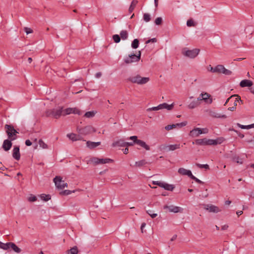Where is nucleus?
I'll return each mask as SVG.
<instances>
[{"label":"nucleus","instance_id":"obj_1","mask_svg":"<svg viewBox=\"0 0 254 254\" xmlns=\"http://www.w3.org/2000/svg\"><path fill=\"white\" fill-rule=\"evenodd\" d=\"M127 80L133 83L143 85L147 83L150 80V78L147 77H141L139 74H135L128 77Z\"/></svg>","mask_w":254,"mask_h":254},{"label":"nucleus","instance_id":"obj_2","mask_svg":"<svg viewBox=\"0 0 254 254\" xmlns=\"http://www.w3.org/2000/svg\"><path fill=\"white\" fill-rule=\"evenodd\" d=\"M77 131L80 134L86 135L96 131V129L91 126H87L84 127H77Z\"/></svg>","mask_w":254,"mask_h":254},{"label":"nucleus","instance_id":"obj_3","mask_svg":"<svg viewBox=\"0 0 254 254\" xmlns=\"http://www.w3.org/2000/svg\"><path fill=\"white\" fill-rule=\"evenodd\" d=\"M199 51L200 50L198 49L187 50H186V49H184L183 50L182 53L186 57L193 59L195 58L198 55Z\"/></svg>","mask_w":254,"mask_h":254},{"label":"nucleus","instance_id":"obj_4","mask_svg":"<svg viewBox=\"0 0 254 254\" xmlns=\"http://www.w3.org/2000/svg\"><path fill=\"white\" fill-rule=\"evenodd\" d=\"M53 181L58 189L62 190L65 187H67V184L62 180V178L61 176H56L53 179Z\"/></svg>","mask_w":254,"mask_h":254},{"label":"nucleus","instance_id":"obj_5","mask_svg":"<svg viewBox=\"0 0 254 254\" xmlns=\"http://www.w3.org/2000/svg\"><path fill=\"white\" fill-rule=\"evenodd\" d=\"M91 161L94 164L97 165L99 164H106L112 163L114 161L110 158L100 159L97 157H93L91 159Z\"/></svg>","mask_w":254,"mask_h":254},{"label":"nucleus","instance_id":"obj_6","mask_svg":"<svg viewBox=\"0 0 254 254\" xmlns=\"http://www.w3.org/2000/svg\"><path fill=\"white\" fill-rule=\"evenodd\" d=\"M164 209H168L170 212L178 213L182 212L183 209L180 207L171 205H164L163 206Z\"/></svg>","mask_w":254,"mask_h":254},{"label":"nucleus","instance_id":"obj_7","mask_svg":"<svg viewBox=\"0 0 254 254\" xmlns=\"http://www.w3.org/2000/svg\"><path fill=\"white\" fill-rule=\"evenodd\" d=\"M217 73H223L226 75H230L232 74V72L231 70L225 68L224 65L222 64H218L217 65Z\"/></svg>","mask_w":254,"mask_h":254},{"label":"nucleus","instance_id":"obj_8","mask_svg":"<svg viewBox=\"0 0 254 254\" xmlns=\"http://www.w3.org/2000/svg\"><path fill=\"white\" fill-rule=\"evenodd\" d=\"M180 144H173V145H164L162 146V149L163 150L168 152L170 151H174L176 149L180 148Z\"/></svg>","mask_w":254,"mask_h":254},{"label":"nucleus","instance_id":"obj_9","mask_svg":"<svg viewBox=\"0 0 254 254\" xmlns=\"http://www.w3.org/2000/svg\"><path fill=\"white\" fill-rule=\"evenodd\" d=\"M139 61V58H137L136 55L133 54L129 55L128 57L124 59V62L127 64H129L133 62Z\"/></svg>","mask_w":254,"mask_h":254},{"label":"nucleus","instance_id":"obj_10","mask_svg":"<svg viewBox=\"0 0 254 254\" xmlns=\"http://www.w3.org/2000/svg\"><path fill=\"white\" fill-rule=\"evenodd\" d=\"M211 139L204 138L202 139H198L195 140V142L196 144L199 145H211Z\"/></svg>","mask_w":254,"mask_h":254},{"label":"nucleus","instance_id":"obj_11","mask_svg":"<svg viewBox=\"0 0 254 254\" xmlns=\"http://www.w3.org/2000/svg\"><path fill=\"white\" fill-rule=\"evenodd\" d=\"M63 107H59L57 109H53V114L52 117L57 119H59L61 115H63Z\"/></svg>","mask_w":254,"mask_h":254},{"label":"nucleus","instance_id":"obj_12","mask_svg":"<svg viewBox=\"0 0 254 254\" xmlns=\"http://www.w3.org/2000/svg\"><path fill=\"white\" fill-rule=\"evenodd\" d=\"M204 208L210 212L217 213L220 211L219 207L213 205L205 204Z\"/></svg>","mask_w":254,"mask_h":254},{"label":"nucleus","instance_id":"obj_13","mask_svg":"<svg viewBox=\"0 0 254 254\" xmlns=\"http://www.w3.org/2000/svg\"><path fill=\"white\" fill-rule=\"evenodd\" d=\"M11 141L12 140L7 139L3 141L2 148L4 151H7L10 150L12 145Z\"/></svg>","mask_w":254,"mask_h":254},{"label":"nucleus","instance_id":"obj_14","mask_svg":"<svg viewBox=\"0 0 254 254\" xmlns=\"http://www.w3.org/2000/svg\"><path fill=\"white\" fill-rule=\"evenodd\" d=\"M12 157L16 160H19L20 158V154L19 151V147L15 146L13 149Z\"/></svg>","mask_w":254,"mask_h":254},{"label":"nucleus","instance_id":"obj_15","mask_svg":"<svg viewBox=\"0 0 254 254\" xmlns=\"http://www.w3.org/2000/svg\"><path fill=\"white\" fill-rule=\"evenodd\" d=\"M201 134H202L201 128L198 127L194 128L190 132V135L193 137H197Z\"/></svg>","mask_w":254,"mask_h":254},{"label":"nucleus","instance_id":"obj_16","mask_svg":"<svg viewBox=\"0 0 254 254\" xmlns=\"http://www.w3.org/2000/svg\"><path fill=\"white\" fill-rule=\"evenodd\" d=\"M200 96H202V99L206 103L211 104L212 102V99L210 98V95L208 93L205 92L202 93L200 94Z\"/></svg>","mask_w":254,"mask_h":254},{"label":"nucleus","instance_id":"obj_17","mask_svg":"<svg viewBox=\"0 0 254 254\" xmlns=\"http://www.w3.org/2000/svg\"><path fill=\"white\" fill-rule=\"evenodd\" d=\"M178 173L182 175L188 176L190 178L192 174L190 170H187L184 168H180L178 170Z\"/></svg>","mask_w":254,"mask_h":254},{"label":"nucleus","instance_id":"obj_18","mask_svg":"<svg viewBox=\"0 0 254 254\" xmlns=\"http://www.w3.org/2000/svg\"><path fill=\"white\" fill-rule=\"evenodd\" d=\"M209 115L213 118H224L226 119L227 118V116L225 115H221L219 113H218L214 111H210Z\"/></svg>","mask_w":254,"mask_h":254},{"label":"nucleus","instance_id":"obj_19","mask_svg":"<svg viewBox=\"0 0 254 254\" xmlns=\"http://www.w3.org/2000/svg\"><path fill=\"white\" fill-rule=\"evenodd\" d=\"M253 82L251 80L245 79L241 81L240 85L241 87H251L253 85Z\"/></svg>","mask_w":254,"mask_h":254},{"label":"nucleus","instance_id":"obj_20","mask_svg":"<svg viewBox=\"0 0 254 254\" xmlns=\"http://www.w3.org/2000/svg\"><path fill=\"white\" fill-rule=\"evenodd\" d=\"M161 188H162L167 190L173 191L175 188V187L173 185H170L162 182Z\"/></svg>","mask_w":254,"mask_h":254},{"label":"nucleus","instance_id":"obj_21","mask_svg":"<svg viewBox=\"0 0 254 254\" xmlns=\"http://www.w3.org/2000/svg\"><path fill=\"white\" fill-rule=\"evenodd\" d=\"M159 105L160 110L163 109H166L167 110L170 111V110H172V109L174 107V103H172L171 105H168V104H167L166 103H164L161 104Z\"/></svg>","mask_w":254,"mask_h":254},{"label":"nucleus","instance_id":"obj_22","mask_svg":"<svg viewBox=\"0 0 254 254\" xmlns=\"http://www.w3.org/2000/svg\"><path fill=\"white\" fill-rule=\"evenodd\" d=\"M100 142H92L90 141H87L86 142L87 146L90 149L94 148L100 145Z\"/></svg>","mask_w":254,"mask_h":254},{"label":"nucleus","instance_id":"obj_23","mask_svg":"<svg viewBox=\"0 0 254 254\" xmlns=\"http://www.w3.org/2000/svg\"><path fill=\"white\" fill-rule=\"evenodd\" d=\"M136 144L138 145L140 147L145 149L146 150H149L150 149L149 145L146 144V143L142 140H137Z\"/></svg>","mask_w":254,"mask_h":254},{"label":"nucleus","instance_id":"obj_24","mask_svg":"<svg viewBox=\"0 0 254 254\" xmlns=\"http://www.w3.org/2000/svg\"><path fill=\"white\" fill-rule=\"evenodd\" d=\"M112 146L113 147H116V146L125 147V141L123 139H120L117 141L113 142L112 143Z\"/></svg>","mask_w":254,"mask_h":254},{"label":"nucleus","instance_id":"obj_25","mask_svg":"<svg viewBox=\"0 0 254 254\" xmlns=\"http://www.w3.org/2000/svg\"><path fill=\"white\" fill-rule=\"evenodd\" d=\"M4 128L6 129V132H10L11 133H18V132L16 129H15L11 125L6 124L4 126Z\"/></svg>","mask_w":254,"mask_h":254},{"label":"nucleus","instance_id":"obj_26","mask_svg":"<svg viewBox=\"0 0 254 254\" xmlns=\"http://www.w3.org/2000/svg\"><path fill=\"white\" fill-rule=\"evenodd\" d=\"M8 245L9 248H11L15 252L20 253L21 251V249L19 248L14 243L9 242Z\"/></svg>","mask_w":254,"mask_h":254},{"label":"nucleus","instance_id":"obj_27","mask_svg":"<svg viewBox=\"0 0 254 254\" xmlns=\"http://www.w3.org/2000/svg\"><path fill=\"white\" fill-rule=\"evenodd\" d=\"M6 133L8 136L7 139H9L12 141H13L17 138V134L18 133H15V132L11 133L10 132H7Z\"/></svg>","mask_w":254,"mask_h":254},{"label":"nucleus","instance_id":"obj_28","mask_svg":"<svg viewBox=\"0 0 254 254\" xmlns=\"http://www.w3.org/2000/svg\"><path fill=\"white\" fill-rule=\"evenodd\" d=\"M224 140V138L219 137L216 139H211V145H217L222 143Z\"/></svg>","mask_w":254,"mask_h":254},{"label":"nucleus","instance_id":"obj_29","mask_svg":"<svg viewBox=\"0 0 254 254\" xmlns=\"http://www.w3.org/2000/svg\"><path fill=\"white\" fill-rule=\"evenodd\" d=\"M243 156L244 157L242 158H240L239 156H235L233 158V160L236 162L237 163L242 164L243 163V160L245 159V157H247V155L246 154H244Z\"/></svg>","mask_w":254,"mask_h":254},{"label":"nucleus","instance_id":"obj_30","mask_svg":"<svg viewBox=\"0 0 254 254\" xmlns=\"http://www.w3.org/2000/svg\"><path fill=\"white\" fill-rule=\"evenodd\" d=\"M138 3V1L137 0H133L129 7L128 11L129 12H132L135 7L136 6L137 3Z\"/></svg>","mask_w":254,"mask_h":254},{"label":"nucleus","instance_id":"obj_31","mask_svg":"<svg viewBox=\"0 0 254 254\" xmlns=\"http://www.w3.org/2000/svg\"><path fill=\"white\" fill-rule=\"evenodd\" d=\"M199 105V104L198 103V101L195 100L190 103V104L188 105V108L190 109H192L196 108Z\"/></svg>","mask_w":254,"mask_h":254},{"label":"nucleus","instance_id":"obj_32","mask_svg":"<svg viewBox=\"0 0 254 254\" xmlns=\"http://www.w3.org/2000/svg\"><path fill=\"white\" fill-rule=\"evenodd\" d=\"M245 141L249 144V147L253 148L254 147V136H253L251 138L246 139Z\"/></svg>","mask_w":254,"mask_h":254},{"label":"nucleus","instance_id":"obj_33","mask_svg":"<svg viewBox=\"0 0 254 254\" xmlns=\"http://www.w3.org/2000/svg\"><path fill=\"white\" fill-rule=\"evenodd\" d=\"M120 37L123 40H125L128 38V33L127 30H122L120 32Z\"/></svg>","mask_w":254,"mask_h":254},{"label":"nucleus","instance_id":"obj_34","mask_svg":"<svg viewBox=\"0 0 254 254\" xmlns=\"http://www.w3.org/2000/svg\"><path fill=\"white\" fill-rule=\"evenodd\" d=\"M78 251L76 246H74L67 251L68 254H77Z\"/></svg>","mask_w":254,"mask_h":254},{"label":"nucleus","instance_id":"obj_35","mask_svg":"<svg viewBox=\"0 0 254 254\" xmlns=\"http://www.w3.org/2000/svg\"><path fill=\"white\" fill-rule=\"evenodd\" d=\"M147 163V162L146 161V160L143 159V160H140L139 161L136 162L135 163V166L139 167H141L143 166V165H145Z\"/></svg>","mask_w":254,"mask_h":254},{"label":"nucleus","instance_id":"obj_36","mask_svg":"<svg viewBox=\"0 0 254 254\" xmlns=\"http://www.w3.org/2000/svg\"><path fill=\"white\" fill-rule=\"evenodd\" d=\"M96 113V112L94 111L87 112L85 113L84 116L88 118H92L95 116Z\"/></svg>","mask_w":254,"mask_h":254},{"label":"nucleus","instance_id":"obj_37","mask_svg":"<svg viewBox=\"0 0 254 254\" xmlns=\"http://www.w3.org/2000/svg\"><path fill=\"white\" fill-rule=\"evenodd\" d=\"M238 94H234L231 96V97H233V99L231 100L230 103H232L233 106H237L238 100L237 99Z\"/></svg>","mask_w":254,"mask_h":254},{"label":"nucleus","instance_id":"obj_38","mask_svg":"<svg viewBox=\"0 0 254 254\" xmlns=\"http://www.w3.org/2000/svg\"><path fill=\"white\" fill-rule=\"evenodd\" d=\"M139 40L137 39H135L133 40L131 43V47L133 49H136L139 46Z\"/></svg>","mask_w":254,"mask_h":254},{"label":"nucleus","instance_id":"obj_39","mask_svg":"<svg viewBox=\"0 0 254 254\" xmlns=\"http://www.w3.org/2000/svg\"><path fill=\"white\" fill-rule=\"evenodd\" d=\"M67 137L73 141H77L76 134L71 133L67 134Z\"/></svg>","mask_w":254,"mask_h":254},{"label":"nucleus","instance_id":"obj_40","mask_svg":"<svg viewBox=\"0 0 254 254\" xmlns=\"http://www.w3.org/2000/svg\"><path fill=\"white\" fill-rule=\"evenodd\" d=\"M41 199L45 201H47L51 199V195L50 194H42L40 195Z\"/></svg>","mask_w":254,"mask_h":254},{"label":"nucleus","instance_id":"obj_41","mask_svg":"<svg viewBox=\"0 0 254 254\" xmlns=\"http://www.w3.org/2000/svg\"><path fill=\"white\" fill-rule=\"evenodd\" d=\"M71 113H72V108H67L64 110H63V115L64 116L69 115Z\"/></svg>","mask_w":254,"mask_h":254},{"label":"nucleus","instance_id":"obj_42","mask_svg":"<svg viewBox=\"0 0 254 254\" xmlns=\"http://www.w3.org/2000/svg\"><path fill=\"white\" fill-rule=\"evenodd\" d=\"M0 248L1 249L5 250L9 249V246L8 245V243L4 244V243H3L0 242Z\"/></svg>","mask_w":254,"mask_h":254},{"label":"nucleus","instance_id":"obj_43","mask_svg":"<svg viewBox=\"0 0 254 254\" xmlns=\"http://www.w3.org/2000/svg\"><path fill=\"white\" fill-rule=\"evenodd\" d=\"M39 144L41 147L43 149H47L48 148V145L46 144L42 139L39 140Z\"/></svg>","mask_w":254,"mask_h":254},{"label":"nucleus","instance_id":"obj_44","mask_svg":"<svg viewBox=\"0 0 254 254\" xmlns=\"http://www.w3.org/2000/svg\"><path fill=\"white\" fill-rule=\"evenodd\" d=\"M143 18V20L146 22H149L151 20L150 15L149 13H144Z\"/></svg>","mask_w":254,"mask_h":254},{"label":"nucleus","instance_id":"obj_45","mask_svg":"<svg viewBox=\"0 0 254 254\" xmlns=\"http://www.w3.org/2000/svg\"><path fill=\"white\" fill-rule=\"evenodd\" d=\"M113 39L115 43H118L121 41V37L119 35L115 34L113 36Z\"/></svg>","mask_w":254,"mask_h":254},{"label":"nucleus","instance_id":"obj_46","mask_svg":"<svg viewBox=\"0 0 254 254\" xmlns=\"http://www.w3.org/2000/svg\"><path fill=\"white\" fill-rule=\"evenodd\" d=\"M147 214H148L152 218H155L157 216V213H154L153 210H148L146 211Z\"/></svg>","mask_w":254,"mask_h":254},{"label":"nucleus","instance_id":"obj_47","mask_svg":"<svg viewBox=\"0 0 254 254\" xmlns=\"http://www.w3.org/2000/svg\"><path fill=\"white\" fill-rule=\"evenodd\" d=\"M74 190L71 191L70 190H64L60 192V194L63 195H67L71 194L72 192H74Z\"/></svg>","mask_w":254,"mask_h":254},{"label":"nucleus","instance_id":"obj_48","mask_svg":"<svg viewBox=\"0 0 254 254\" xmlns=\"http://www.w3.org/2000/svg\"><path fill=\"white\" fill-rule=\"evenodd\" d=\"M196 165L199 168H204L205 169H209V166L207 164H203V165H202V164H199V163H196Z\"/></svg>","mask_w":254,"mask_h":254},{"label":"nucleus","instance_id":"obj_49","mask_svg":"<svg viewBox=\"0 0 254 254\" xmlns=\"http://www.w3.org/2000/svg\"><path fill=\"white\" fill-rule=\"evenodd\" d=\"M208 70L213 73H217V65L214 67H212L210 65L208 67Z\"/></svg>","mask_w":254,"mask_h":254},{"label":"nucleus","instance_id":"obj_50","mask_svg":"<svg viewBox=\"0 0 254 254\" xmlns=\"http://www.w3.org/2000/svg\"><path fill=\"white\" fill-rule=\"evenodd\" d=\"M162 18L161 17H157L155 20V23L157 25H161L162 23Z\"/></svg>","mask_w":254,"mask_h":254},{"label":"nucleus","instance_id":"obj_51","mask_svg":"<svg viewBox=\"0 0 254 254\" xmlns=\"http://www.w3.org/2000/svg\"><path fill=\"white\" fill-rule=\"evenodd\" d=\"M53 109L48 110L45 112V116L47 117H52Z\"/></svg>","mask_w":254,"mask_h":254},{"label":"nucleus","instance_id":"obj_52","mask_svg":"<svg viewBox=\"0 0 254 254\" xmlns=\"http://www.w3.org/2000/svg\"><path fill=\"white\" fill-rule=\"evenodd\" d=\"M187 25L189 27L194 26V21L192 19H189L187 22Z\"/></svg>","mask_w":254,"mask_h":254},{"label":"nucleus","instance_id":"obj_53","mask_svg":"<svg viewBox=\"0 0 254 254\" xmlns=\"http://www.w3.org/2000/svg\"><path fill=\"white\" fill-rule=\"evenodd\" d=\"M176 127V124H173V125H167V126L165 127V128L167 130H169L174 128H175Z\"/></svg>","mask_w":254,"mask_h":254},{"label":"nucleus","instance_id":"obj_54","mask_svg":"<svg viewBox=\"0 0 254 254\" xmlns=\"http://www.w3.org/2000/svg\"><path fill=\"white\" fill-rule=\"evenodd\" d=\"M129 139L132 140L134 144H136L137 143V140H139V139H137V136H131L129 138Z\"/></svg>","mask_w":254,"mask_h":254},{"label":"nucleus","instance_id":"obj_55","mask_svg":"<svg viewBox=\"0 0 254 254\" xmlns=\"http://www.w3.org/2000/svg\"><path fill=\"white\" fill-rule=\"evenodd\" d=\"M160 110V108L159 107V105L156 106V107H153L152 108H150L147 109V111H158Z\"/></svg>","mask_w":254,"mask_h":254},{"label":"nucleus","instance_id":"obj_56","mask_svg":"<svg viewBox=\"0 0 254 254\" xmlns=\"http://www.w3.org/2000/svg\"><path fill=\"white\" fill-rule=\"evenodd\" d=\"M237 125L242 129H250V127L249 125H248V126L242 125L239 123H237Z\"/></svg>","mask_w":254,"mask_h":254},{"label":"nucleus","instance_id":"obj_57","mask_svg":"<svg viewBox=\"0 0 254 254\" xmlns=\"http://www.w3.org/2000/svg\"><path fill=\"white\" fill-rule=\"evenodd\" d=\"M187 122H182L181 123L176 124V127H182L184 126H186L187 125Z\"/></svg>","mask_w":254,"mask_h":254},{"label":"nucleus","instance_id":"obj_58","mask_svg":"<svg viewBox=\"0 0 254 254\" xmlns=\"http://www.w3.org/2000/svg\"><path fill=\"white\" fill-rule=\"evenodd\" d=\"M190 179H191L192 180H193L194 181H195L196 183H197L198 184H203V182L202 181H201L200 180H199V179L196 178L193 175H192L191 177H190Z\"/></svg>","mask_w":254,"mask_h":254},{"label":"nucleus","instance_id":"obj_59","mask_svg":"<svg viewBox=\"0 0 254 254\" xmlns=\"http://www.w3.org/2000/svg\"><path fill=\"white\" fill-rule=\"evenodd\" d=\"M72 113L79 115L81 114V111L78 109L74 108H72Z\"/></svg>","mask_w":254,"mask_h":254},{"label":"nucleus","instance_id":"obj_60","mask_svg":"<svg viewBox=\"0 0 254 254\" xmlns=\"http://www.w3.org/2000/svg\"><path fill=\"white\" fill-rule=\"evenodd\" d=\"M24 30L27 34H29L33 32V30L31 28L28 27H24Z\"/></svg>","mask_w":254,"mask_h":254},{"label":"nucleus","instance_id":"obj_61","mask_svg":"<svg viewBox=\"0 0 254 254\" xmlns=\"http://www.w3.org/2000/svg\"><path fill=\"white\" fill-rule=\"evenodd\" d=\"M28 200L29 201L33 202L37 200V197L34 195H31L29 197Z\"/></svg>","mask_w":254,"mask_h":254},{"label":"nucleus","instance_id":"obj_62","mask_svg":"<svg viewBox=\"0 0 254 254\" xmlns=\"http://www.w3.org/2000/svg\"><path fill=\"white\" fill-rule=\"evenodd\" d=\"M156 41H157L156 39L155 38H152L149 40H148L147 41H146L145 43L148 44L150 42L154 43V42H156Z\"/></svg>","mask_w":254,"mask_h":254},{"label":"nucleus","instance_id":"obj_63","mask_svg":"<svg viewBox=\"0 0 254 254\" xmlns=\"http://www.w3.org/2000/svg\"><path fill=\"white\" fill-rule=\"evenodd\" d=\"M162 183V182H160V181H153L152 182V184L153 185H157L160 187H161Z\"/></svg>","mask_w":254,"mask_h":254},{"label":"nucleus","instance_id":"obj_64","mask_svg":"<svg viewBox=\"0 0 254 254\" xmlns=\"http://www.w3.org/2000/svg\"><path fill=\"white\" fill-rule=\"evenodd\" d=\"M235 132H236L237 133V134L238 135V136L241 137V138H243L244 137L245 135L244 134H242L240 132H239V131L238 130H235Z\"/></svg>","mask_w":254,"mask_h":254}]
</instances>
